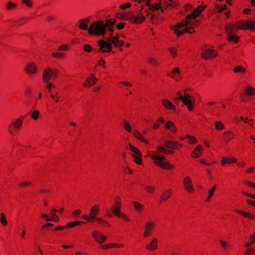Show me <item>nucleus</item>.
I'll return each instance as SVG.
<instances>
[{
	"instance_id": "nucleus-24",
	"label": "nucleus",
	"mask_w": 255,
	"mask_h": 255,
	"mask_svg": "<svg viewBox=\"0 0 255 255\" xmlns=\"http://www.w3.org/2000/svg\"><path fill=\"white\" fill-rule=\"evenodd\" d=\"M128 148L131 152L133 153L132 156H142V153L140 150L136 147L132 145L130 143H128Z\"/></svg>"
},
{
	"instance_id": "nucleus-3",
	"label": "nucleus",
	"mask_w": 255,
	"mask_h": 255,
	"mask_svg": "<svg viewBox=\"0 0 255 255\" xmlns=\"http://www.w3.org/2000/svg\"><path fill=\"white\" fill-rule=\"evenodd\" d=\"M99 205L98 204H95L90 209L89 215H84L82 217V218L87 220L88 222H91L94 220H97L99 222L103 221L102 219L97 218V216L99 214Z\"/></svg>"
},
{
	"instance_id": "nucleus-19",
	"label": "nucleus",
	"mask_w": 255,
	"mask_h": 255,
	"mask_svg": "<svg viewBox=\"0 0 255 255\" xmlns=\"http://www.w3.org/2000/svg\"><path fill=\"white\" fill-rule=\"evenodd\" d=\"M203 147L201 145H198L194 149L191 153V156L194 158H196L200 157L203 152Z\"/></svg>"
},
{
	"instance_id": "nucleus-12",
	"label": "nucleus",
	"mask_w": 255,
	"mask_h": 255,
	"mask_svg": "<svg viewBox=\"0 0 255 255\" xmlns=\"http://www.w3.org/2000/svg\"><path fill=\"white\" fill-rule=\"evenodd\" d=\"M203 9L204 7L199 6L197 8H195L191 14L188 15L185 18L186 19L188 20L189 23L191 24V22H194L193 20L199 16Z\"/></svg>"
},
{
	"instance_id": "nucleus-37",
	"label": "nucleus",
	"mask_w": 255,
	"mask_h": 255,
	"mask_svg": "<svg viewBox=\"0 0 255 255\" xmlns=\"http://www.w3.org/2000/svg\"><path fill=\"white\" fill-rule=\"evenodd\" d=\"M215 128L217 130H223L225 128L224 124L221 121H216L215 122Z\"/></svg>"
},
{
	"instance_id": "nucleus-16",
	"label": "nucleus",
	"mask_w": 255,
	"mask_h": 255,
	"mask_svg": "<svg viewBox=\"0 0 255 255\" xmlns=\"http://www.w3.org/2000/svg\"><path fill=\"white\" fill-rule=\"evenodd\" d=\"M52 76H53V71L51 68L47 67L44 69L42 75V80L44 83H47Z\"/></svg>"
},
{
	"instance_id": "nucleus-33",
	"label": "nucleus",
	"mask_w": 255,
	"mask_h": 255,
	"mask_svg": "<svg viewBox=\"0 0 255 255\" xmlns=\"http://www.w3.org/2000/svg\"><path fill=\"white\" fill-rule=\"evenodd\" d=\"M171 191L170 190H165L161 194L160 197V202H163L167 200L170 196Z\"/></svg>"
},
{
	"instance_id": "nucleus-4",
	"label": "nucleus",
	"mask_w": 255,
	"mask_h": 255,
	"mask_svg": "<svg viewBox=\"0 0 255 255\" xmlns=\"http://www.w3.org/2000/svg\"><path fill=\"white\" fill-rule=\"evenodd\" d=\"M235 30H245V20H241L235 23H229L225 27L226 31L233 32Z\"/></svg>"
},
{
	"instance_id": "nucleus-42",
	"label": "nucleus",
	"mask_w": 255,
	"mask_h": 255,
	"mask_svg": "<svg viewBox=\"0 0 255 255\" xmlns=\"http://www.w3.org/2000/svg\"><path fill=\"white\" fill-rule=\"evenodd\" d=\"M0 216V222L3 226H6L7 222L6 219V217L3 213H1Z\"/></svg>"
},
{
	"instance_id": "nucleus-21",
	"label": "nucleus",
	"mask_w": 255,
	"mask_h": 255,
	"mask_svg": "<svg viewBox=\"0 0 255 255\" xmlns=\"http://www.w3.org/2000/svg\"><path fill=\"white\" fill-rule=\"evenodd\" d=\"M158 246V240L155 238H152L149 243L146 246V249L149 251H155L156 250Z\"/></svg>"
},
{
	"instance_id": "nucleus-7",
	"label": "nucleus",
	"mask_w": 255,
	"mask_h": 255,
	"mask_svg": "<svg viewBox=\"0 0 255 255\" xmlns=\"http://www.w3.org/2000/svg\"><path fill=\"white\" fill-rule=\"evenodd\" d=\"M129 21L133 24H140L145 20V16L140 12H138L136 15H133V12H130Z\"/></svg>"
},
{
	"instance_id": "nucleus-39",
	"label": "nucleus",
	"mask_w": 255,
	"mask_h": 255,
	"mask_svg": "<svg viewBox=\"0 0 255 255\" xmlns=\"http://www.w3.org/2000/svg\"><path fill=\"white\" fill-rule=\"evenodd\" d=\"M169 3L165 1V9H167L168 7H173L176 5L177 2L173 0H168Z\"/></svg>"
},
{
	"instance_id": "nucleus-31",
	"label": "nucleus",
	"mask_w": 255,
	"mask_h": 255,
	"mask_svg": "<svg viewBox=\"0 0 255 255\" xmlns=\"http://www.w3.org/2000/svg\"><path fill=\"white\" fill-rule=\"evenodd\" d=\"M133 135L139 140L142 141L144 143H148V140L145 139L141 134V133L137 130H135L133 131Z\"/></svg>"
},
{
	"instance_id": "nucleus-40",
	"label": "nucleus",
	"mask_w": 255,
	"mask_h": 255,
	"mask_svg": "<svg viewBox=\"0 0 255 255\" xmlns=\"http://www.w3.org/2000/svg\"><path fill=\"white\" fill-rule=\"evenodd\" d=\"M234 72L236 73H244L246 72V69L242 66H237L235 67Z\"/></svg>"
},
{
	"instance_id": "nucleus-35",
	"label": "nucleus",
	"mask_w": 255,
	"mask_h": 255,
	"mask_svg": "<svg viewBox=\"0 0 255 255\" xmlns=\"http://www.w3.org/2000/svg\"><path fill=\"white\" fill-rule=\"evenodd\" d=\"M133 204L134 208L138 212H140L143 209V205L137 201H134Z\"/></svg>"
},
{
	"instance_id": "nucleus-17",
	"label": "nucleus",
	"mask_w": 255,
	"mask_h": 255,
	"mask_svg": "<svg viewBox=\"0 0 255 255\" xmlns=\"http://www.w3.org/2000/svg\"><path fill=\"white\" fill-rule=\"evenodd\" d=\"M182 102L187 107L189 111L193 110L195 103L194 101L191 100V96L190 95H185V98L183 99Z\"/></svg>"
},
{
	"instance_id": "nucleus-27",
	"label": "nucleus",
	"mask_w": 255,
	"mask_h": 255,
	"mask_svg": "<svg viewBox=\"0 0 255 255\" xmlns=\"http://www.w3.org/2000/svg\"><path fill=\"white\" fill-rule=\"evenodd\" d=\"M89 22V19L87 18L81 19L80 20L78 27L82 30H87L88 26V24Z\"/></svg>"
},
{
	"instance_id": "nucleus-52",
	"label": "nucleus",
	"mask_w": 255,
	"mask_h": 255,
	"mask_svg": "<svg viewBox=\"0 0 255 255\" xmlns=\"http://www.w3.org/2000/svg\"><path fill=\"white\" fill-rule=\"evenodd\" d=\"M235 212L246 217H248V216H250V213L242 211L240 209H236Z\"/></svg>"
},
{
	"instance_id": "nucleus-36",
	"label": "nucleus",
	"mask_w": 255,
	"mask_h": 255,
	"mask_svg": "<svg viewBox=\"0 0 255 255\" xmlns=\"http://www.w3.org/2000/svg\"><path fill=\"white\" fill-rule=\"evenodd\" d=\"M255 242V234H253L251 235L249 239V242L247 243L245 246L247 247H250Z\"/></svg>"
},
{
	"instance_id": "nucleus-38",
	"label": "nucleus",
	"mask_w": 255,
	"mask_h": 255,
	"mask_svg": "<svg viewBox=\"0 0 255 255\" xmlns=\"http://www.w3.org/2000/svg\"><path fill=\"white\" fill-rule=\"evenodd\" d=\"M180 73H181V71L179 68H178V67L174 68L172 70V75L171 76V78L174 80H176L177 75L180 74Z\"/></svg>"
},
{
	"instance_id": "nucleus-54",
	"label": "nucleus",
	"mask_w": 255,
	"mask_h": 255,
	"mask_svg": "<svg viewBox=\"0 0 255 255\" xmlns=\"http://www.w3.org/2000/svg\"><path fill=\"white\" fill-rule=\"evenodd\" d=\"M22 2L29 7L33 6V2L31 0H22Z\"/></svg>"
},
{
	"instance_id": "nucleus-50",
	"label": "nucleus",
	"mask_w": 255,
	"mask_h": 255,
	"mask_svg": "<svg viewBox=\"0 0 255 255\" xmlns=\"http://www.w3.org/2000/svg\"><path fill=\"white\" fill-rule=\"evenodd\" d=\"M142 156H134L132 157L133 158L134 161L138 164H141L142 163V159H141Z\"/></svg>"
},
{
	"instance_id": "nucleus-61",
	"label": "nucleus",
	"mask_w": 255,
	"mask_h": 255,
	"mask_svg": "<svg viewBox=\"0 0 255 255\" xmlns=\"http://www.w3.org/2000/svg\"><path fill=\"white\" fill-rule=\"evenodd\" d=\"M154 187L152 186H147L145 187V190L149 193L153 192L154 191Z\"/></svg>"
},
{
	"instance_id": "nucleus-57",
	"label": "nucleus",
	"mask_w": 255,
	"mask_h": 255,
	"mask_svg": "<svg viewBox=\"0 0 255 255\" xmlns=\"http://www.w3.org/2000/svg\"><path fill=\"white\" fill-rule=\"evenodd\" d=\"M148 60V62L152 65L156 66L158 64L157 60L153 58L149 57Z\"/></svg>"
},
{
	"instance_id": "nucleus-23",
	"label": "nucleus",
	"mask_w": 255,
	"mask_h": 255,
	"mask_svg": "<svg viewBox=\"0 0 255 255\" xmlns=\"http://www.w3.org/2000/svg\"><path fill=\"white\" fill-rule=\"evenodd\" d=\"M245 30L255 31V21L252 20H245Z\"/></svg>"
},
{
	"instance_id": "nucleus-29",
	"label": "nucleus",
	"mask_w": 255,
	"mask_h": 255,
	"mask_svg": "<svg viewBox=\"0 0 255 255\" xmlns=\"http://www.w3.org/2000/svg\"><path fill=\"white\" fill-rule=\"evenodd\" d=\"M237 161V159L234 157H231L230 158L223 157L221 161L222 165H224L226 164H230L231 163H234Z\"/></svg>"
},
{
	"instance_id": "nucleus-48",
	"label": "nucleus",
	"mask_w": 255,
	"mask_h": 255,
	"mask_svg": "<svg viewBox=\"0 0 255 255\" xmlns=\"http://www.w3.org/2000/svg\"><path fill=\"white\" fill-rule=\"evenodd\" d=\"M187 137L189 139V142L190 144H193L197 142V140L195 137L190 135H187Z\"/></svg>"
},
{
	"instance_id": "nucleus-5",
	"label": "nucleus",
	"mask_w": 255,
	"mask_h": 255,
	"mask_svg": "<svg viewBox=\"0 0 255 255\" xmlns=\"http://www.w3.org/2000/svg\"><path fill=\"white\" fill-rule=\"evenodd\" d=\"M156 224L152 221L146 222L144 226L143 236L144 238H147L150 236Z\"/></svg>"
},
{
	"instance_id": "nucleus-1",
	"label": "nucleus",
	"mask_w": 255,
	"mask_h": 255,
	"mask_svg": "<svg viewBox=\"0 0 255 255\" xmlns=\"http://www.w3.org/2000/svg\"><path fill=\"white\" fill-rule=\"evenodd\" d=\"M116 22L115 19H107L105 21H96L91 24L88 29V32L90 34L101 36L105 34L107 29L113 32V25Z\"/></svg>"
},
{
	"instance_id": "nucleus-11",
	"label": "nucleus",
	"mask_w": 255,
	"mask_h": 255,
	"mask_svg": "<svg viewBox=\"0 0 255 255\" xmlns=\"http://www.w3.org/2000/svg\"><path fill=\"white\" fill-rule=\"evenodd\" d=\"M112 32L110 34L108 38V41L110 43V45L112 46L114 44L115 47H120L124 44V42L121 40H119V35L117 34L115 35H113Z\"/></svg>"
},
{
	"instance_id": "nucleus-28",
	"label": "nucleus",
	"mask_w": 255,
	"mask_h": 255,
	"mask_svg": "<svg viewBox=\"0 0 255 255\" xmlns=\"http://www.w3.org/2000/svg\"><path fill=\"white\" fill-rule=\"evenodd\" d=\"M228 35V40L229 41H233L235 43H237L239 41V37L235 34H232L233 32H228L226 31Z\"/></svg>"
},
{
	"instance_id": "nucleus-10",
	"label": "nucleus",
	"mask_w": 255,
	"mask_h": 255,
	"mask_svg": "<svg viewBox=\"0 0 255 255\" xmlns=\"http://www.w3.org/2000/svg\"><path fill=\"white\" fill-rule=\"evenodd\" d=\"M24 70L27 74L34 75L37 73L38 69L35 63L28 62L24 68Z\"/></svg>"
},
{
	"instance_id": "nucleus-20",
	"label": "nucleus",
	"mask_w": 255,
	"mask_h": 255,
	"mask_svg": "<svg viewBox=\"0 0 255 255\" xmlns=\"http://www.w3.org/2000/svg\"><path fill=\"white\" fill-rule=\"evenodd\" d=\"M98 79L94 75H92L90 77L87 78L83 83V86L85 87H88L95 85L98 81Z\"/></svg>"
},
{
	"instance_id": "nucleus-56",
	"label": "nucleus",
	"mask_w": 255,
	"mask_h": 255,
	"mask_svg": "<svg viewBox=\"0 0 255 255\" xmlns=\"http://www.w3.org/2000/svg\"><path fill=\"white\" fill-rule=\"evenodd\" d=\"M124 128L128 132H130L131 131V127L127 121L124 122Z\"/></svg>"
},
{
	"instance_id": "nucleus-2",
	"label": "nucleus",
	"mask_w": 255,
	"mask_h": 255,
	"mask_svg": "<svg viewBox=\"0 0 255 255\" xmlns=\"http://www.w3.org/2000/svg\"><path fill=\"white\" fill-rule=\"evenodd\" d=\"M158 153L168 154L172 153V151L167 149L166 147H164L162 145H158L156 147V151H154L153 154L150 156L154 160V164L157 166L165 169H172L174 168V165L170 164L169 161L165 160V158L163 155H158Z\"/></svg>"
},
{
	"instance_id": "nucleus-44",
	"label": "nucleus",
	"mask_w": 255,
	"mask_h": 255,
	"mask_svg": "<svg viewBox=\"0 0 255 255\" xmlns=\"http://www.w3.org/2000/svg\"><path fill=\"white\" fill-rule=\"evenodd\" d=\"M215 6L216 8L218 9V11L219 12H221L224 10L227 9V5H226V4H224L222 6H220L219 4L215 3Z\"/></svg>"
},
{
	"instance_id": "nucleus-46",
	"label": "nucleus",
	"mask_w": 255,
	"mask_h": 255,
	"mask_svg": "<svg viewBox=\"0 0 255 255\" xmlns=\"http://www.w3.org/2000/svg\"><path fill=\"white\" fill-rule=\"evenodd\" d=\"M116 216L118 217H120L127 221H129V218L125 214L123 213H122L121 211L119 212V213H117V214H115Z\"/></svg>"
},
{
	"instance_id": "nucleus-32",
	"label": "nucleus",
	"mask_w": 255,
	"mask_h": 255,
	"mask_svg": "<svg viewBox=\"0 0 255 255\" xmlns=\"http://www.w3.org/2000/svg\"><path fill=\"white\" fill-rule=\"evenodd\" d=\"M194 23V22H191V24H190L189 25L184 26V27L181 30V32H182V34L184 33H192V32L190 30L194 28L195 26Z\"/></svg>"
},
{
	"instance_id": "nucleus-34",
	"label": "nucleus",
	"mask_w": 255,
	"mask_h": 255,
	"mask_svg": "<svg viewBox=\"0 0 255 255\" xmlns=\"http://www.w3.org/2000/svg\"><path fill=\"white\" fill-rule=\"evenodd\" d=\"M245 91L246 94L249 96H252L255 93V88L251 85L246 86L245 88Z\"/></svg>"
},
{
	"instance_id": "nucleus-43",
	"label": "nucleus",
	"mask_w": 255,
	"mask_h": 255,
	"mask_svg": "<svg viewBox=\"0 0 255 255\" xmlns=\"http://www.w3.org/2000/svg\"><path fill=\"white\" fill-rule=\"evenodd\" d=\"M219 243L222 248L224 249H227L230 247L229 244L225 240H221L219 241Z\"/></svg>"
},
{
	"instance_id": "nucleus-59",
	"label": "nucleus",
	"mask_w": 255,
	"mask_h": 255,
	"mask_svg": "<svg viewBox=\"0 0 255 255\" xmlns=\"http://www.w3.org/2000/svg\"><path fill=\"white\" fill-rule=\"evenodd\" d=\"M92 49V47L89 44H86L84 46V50L86 52H90Z\"/></svg>"
},
{
	"instance_id": "nucleus-47",
	"label": "nucleus",
	"mask_w": 255,
	"mask_h": 255,
	"mask_svg": "<svg viewBox=\"0 0 255 255\" xmlns=\"http://www.w3.org/2000/svg\"><path fill=\"white\" fill-rule=\"evenodd\" d=\"M216 189V185H214L211 189L208 190V196L207 198L208 200H209L213 196Z\"/></svg>"
},
{
	"instance_id": "nucleus-55",
	"label": "nucleus",
	"mask_w": 255,
	"mask_h": 255,
	"mask_svg": "<svg viewBox=\"0 0 255 255\" xmlns=\"http://www.w3.org/2000/svg\"><path fill=\"white\" fill-rule=\"evenodd\" d=\"M232 134V133L230 131L226 132L224 133V136H225V141L228 142L229 141L231 138V135Z\"/></svg>"
},
{
	"instance_id": "nucleus-49",
	"label": "nucleus",
	"mask_w": 255,
	"mask_h": 255,
	"mask_svg": "<svg viewBox=\"0 0 255 255\" xmlns=\"http://www.w3.org/2000/svg\"><path fill=\"white\" fill-rule=\"evenodd\" d=\"M109 246L111 248H122L124 245L122 244L110 243Z\"/></svg>"
},
{
	"instance_id": "nucleus-9",
	"label": "nucleus",
	"mask_w": 255,
	"mask_h": 255,
	"mask_svg": "<svg viewBox=\"0 0 255 255\" xmlns=\"http://www.w3.org/2000/svg\"><path fill=\"white\" fill-rule=\"evenodd\" d=\"M92 236L95 242L100 245H102L107 240V237L98 230L93 231L92 233Z\"/></svg>"
},
{
	"instance_id": "nucleus-30",
	"label": "nucleus",
	"mask_w": 255,
	"mask_h": 255,
	"mask_svg": "<svg viewBox=\"0 0 255 255\" xmlns=\"http://www.w3.org/2000/svg\"><path fill=\"white\" fill-rule=\"evenodd\" d=\"M130 12L127 13H118L116 14V16L120 20H128L130 17Z\"/></svg>"
},
{
	"instance_id": "nucleus-63",
	"label": "nucleus",
	"mask_w": 255,
	"mask_h": 255,
	"mask_svg": "<svg viewBox=\"0 0 255 255\" xmlns=\"http://www.w3.org/2000/svg\"><path fill=\"white\" fill-rule=\"evenodd\" d=\"M51 219H52V221L58 222L59 221V218L55 213L52 214Z\"/></svg>"
},
{
	"instance_id": "nucleus-53",
	"label": "nucleus",
	"mask_w": 255,
	"mask_h": 255,
	"mask_svg": "<svg viewBox=\"0 0 255 255\" xmlns=\"http://www.w3.org/2000/svg\"><path fill=\"white\" fill-rule=\"evenodd\" d=\"M52 56L54 57L57 58H61L64 57V54L61 52H53L52 53Z\"/></svg>"
},
{
	"instance_id": "nucleus-13",
	"label": "nucleus",
	"mask_w": 255,
	"mask_h": 255,
	"mask_svg": "<svg viewBox=\"0 0 255 255\" xmlns=\"http://www.w3.org/2000/svg\"><path fill=\"white\" fill-rule=\"evenodd\" d=\"M23 124V121L22 119L20 118L16 119L11 125H9L8 127V130L10 134H13V128L18 130L21 127Z\"/></svg>"
},
{
	"instance_id": "nucleus-51",
	"label": "nucleus",
	"mask_w": 255,
	"mask_h": 255,
	"mask_svg": "<svg viewBox=\"0 0 255 255\" xmlns=\"http://www.w3.org/2000/svg\"><path fill=\"white\" fill-rule=\"evenodd\" d=\"M160 3H158L154 4L153 5L150 4V6H149L150 9L153 10H159V8H160Z\"/></svg>"
},
{
	"instance_id": "nucleus-41",
	"label": "nucleus",
	"mask_w": 255,
	"mask_h": 255,
	"mask_svg": "<svg viewBox=\"0 0 255 255\" xmlns=\"http://www.w3.org/2000/svg\"><path fill=\"white\" fill-rule=\"evenodd\" d=\"M40 115V112L37 110H35L31 113V118L34 120H37Z\"/></svg>"
},
{
	"instance_id": "nucleus-26",
	"label": "nucleus",
	"mask_w": 255,
	"mask_h": 255,
	"mask_svg": "<svg viewBox=\"0 0 255 255\" xmlns=\"http://www.w3.org/2000/svg\"><path fill=\"white\" fill-rule=\"evenodd\" d=\"M161 102L162 105L166 109L174 111L175 110V106L169 100L165 99L162 100Z\"/></svg>"
},
{
	"instance_id": "nucleus-60",
	"label": "nucleus",
	"mask_w": 255,
	"mask_h": 255,
	"mask_svg": "<svg viewBox=\"0 0 255 255\" xmlns=\"http://www.w3.org/2000/svg\"><path fill=\"white\" fill-rule=\"evenodd\" d=\"M169 51L172 56H175L177 55V50L175 48H173V47L169 48Z\"/></svg>"
},
{
	"instance_id": "nucleus-15",
	"label": "nucleus",
	"mask_w": 255,
	"mask_h": 255,
	"mask_svg": "<svg viewBox=\"0 0 255 255\" xmlns=\"http://www.w3.org/2000/svg\"><path fill=\"white\" fill-rule=\"evenodd\" d=\"M98 44L100 47V50L103 52H109L112 50V46L110 45V43L108 41L104 40L102 39L98 41Z\"/></svg>"
},
{
	"instance_id": "nucleus-45",
	"label": "nucleus",
	"mask_w": 255,
	"mask_h": 255,
	"mask_svg": "<svg viewBox=\"0 0 255 255\" xmlns=\"http://www.w3.org/2000/svg\"><path fill=\"white\" fill-rule=\"evenodd\" d=\"M16 7V5L15 3H14L11 1L8 2L7 3L6 6V9L9 10H13Z\"/></svg>"
},
{
	"instance_id": "nucleus-62",
	"label": "nucleus",
	"mask_w": 255,
	"mask_h": 255,
	"mask_svg": "<svg viewBox=\"0 0 255 255\" xmlns=\"http://www.w3.org/2000/svg\"><path fill=\"white\" fill-rule=\"evenodd\" d=\"M130 6H131V4L129 2H128L126 4H121L120 5V7L121 9L124 10L130 7Z\"/></svg>"
},
{
	"instance_id": "nucleus-6",
	"label": "nucleus",
	"mask_w": 255,
	"mask_h": 255,
	"mask_svg": "<svg viewBox=\"0 0 255 255\" xmlns=\"http://www.w3.org/2000/svg\"><path fill=\"white\" fill-rule=\"evenodd\" d=\"M190 24L189 23L188 20H186V18H185L183 21L171 26V28L173 30L174 33L176 34L177 36H180L182 35V32H181V30L184 26L189 25Z\"/></svg>"
},
{
	"instance_id": "nucleus-8",
	"label": "nucleus",
	"mask_w": 255,
	"mask_h": 255,
	"mask_svg": "<svg viewBox=\"0 0 255 255\" xmlns=\"http://www.w3.org/2000/svg\"><path fill=\"white\" fill-rule=\"evenodd\" d=\"M201 57L205 59H210L216 57L218 55V52L209 47L204 49L201 53Z\"/></svg>"
},
{
	"instance_id": "nucleus-58",
	"label": "nucleus",
	"mask_w": 255,
	"mask_h": 255,
	"mask_svg": "<svg viewBox=\"0 0 255 255\" xmlns=\"http://www.w3.org/2000/svg\"><path fill=\"white\" fill-rule=\"evenodd\" d=\"M69 49V47L67 44H62L58 48V50L59 51L67 50Z\"/></svg>"
},
{
	"instance_id": "nucleus-18",
	"label": "nucleus",
	"mask_w": 255,
	"mask_h": 255,
	"mask_svg": "<svg viewBox=\"0 0 255 255\" xmlns=\"http://www.w3.org/2000/svg\"><path fill=\"white\" fill-rule=\"evenodd\" d=\"M183 185L184 188L187 191L192 192L194 191L192 181L189 176H186L185 177L183 180Z\"/></svg>"
},
{
	"instance_id": "nucleus-64",
	"label": "nucleus",
	"mask_w": 255,
	"mask_h": 255,
	"mask_svg": "<svg viewBox=\"0 0 255 255\" xmlns=\"http://www.w3.org/2000/svg\"><path fill=\"white\" fill-rule=\"evenodd\" d=\"M75 255H88L85 252L82 251H77L75 252Z\"/></svg>"
},
{
	"instance_id": "nucleus-25",
	"label": "nucleus",
	"mask_w": 255,
	"mask_h": 255,
	"mask_svg": "<svg viewBox=\"0 0 255 255\" xmlns=\"http://www.w3.org/2000/svg\"><path fill=\"white\" fill-rule=\"evenodd\" d=\"M181 146V145L178 142H171L170 141H167L165 142V147L170 149H178L179 147Z\"/></svg>"
},
{
	"instance_id": "nucleus-14",
	"label": "nucleus",
	"mask_w": 255,
	"mask_h": 255,
	"mask_svg": "<svg viewBox=\"0 0 255 255\" xmlns=\"http://www.w3.org/2000/svg\"><path fill=\"white\" fill-rule=\"evenodd\" d=\"M122 200L120 197L116 196L114 198V204L112 206L111 209L114 214H117L121 211Z\"/></svg>"
},
{
	"instance_id": "nucleus-22",
	"label": "nucleus",
	"mask_w": 255,
	"mask_h": 255,
	"mask_svg": "<svg viewBox=\"0 0 255 255\" xmlns=\"http://www.w3.org/2000/svg\"><path fill=\"white\" fill-rule=\"evenodd\" d=\"M165 127L170 132L175 133L177 131V128L174 124L171 121H167L165 123Z\"/></svg>"
}]
</instances>
